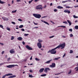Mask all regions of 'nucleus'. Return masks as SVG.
Wrapping results in <instances>:
<instances>
[{
    "instance_id": "nucleus-5",
    "label": "nucleus",
    "mask_w": 78,
    "mask_h": 78,
    "mask_svg": "<svg viewBox=\"0 0 78 78\" xmlns=\"http://www.w3.org/2000/svg\"><path fill=\"white\" fill-rule=\"evenodd\" d=\"M17 65H10L9 66H6L7 67H8V68H12V67H14L15 66H17Z\"/></svg>"
},
{
    "instance_id": "nucleus-11",
    "label": "nucleus",
    "mask_w": 78,
    "mask_h": 78,
    "mask_svg": "<svg viewBox=\"0 0 78 78\" xmlns=\"http://www.w3.org/2000/svg\"><path fill=\"white\" fill-rule=\"evenodd\" d=\"M64 12L66 13L67 12L68 14H70V11L68 10H64Z\"/></svg>"
},
{
    "instance_id": "nucleus-56",
    "label": "nucleus",
    "mask_w": 78,
    "mask_h": 78,
    "mask_svg": "<svg viewBox=\"0 0 78 78\" xmlns=\"http://www.w3.org/2000/svg\"><path fill=\"white\" fill-rule=\"evenodd\" d=\"M61 73H58V74H55V75H59V74H61Z\"/></svg>"
},
{
    "instance_id": "nucleus-2",
    "label": "nucleus",
    "mask_w": 78,
    "mask_h": 78,
    "mask_svg": "<svg viewBox=\"0 0 78 78\" xmlns=\"http://www.w3.org/2000/svg\"><path fill=\"white\" fill-rule=\"evenodd\" d=\"M66 45V44L65 43H64L63 44H62L59 45L58 46H57L55 48L56 49H57V48H59L61 47V49H63V48H64V47H65V46Z\"/></svg>"
},
{
    "instance_id": "nucleus-47",
    "label": "nucleus",
    "mask_w": 78,
    "mask_h": 78,
    "mask_svg": "<svg viewBox=\"0 0 78 78\" xmlns=\"http://www.w3.org/2000/svg\"><path fill=\"white\" fill-rule=\"evenodd\" d=\"M21 31H25V29H21Z\"/></svg>"
},
{
    "instance_id": "nucleus-42",
    "label": "nucleus",
    "mask_w": 78,
    "mask_h": 78,
    "mask_svg": "<svg viewBox=\"0 0 78 78\" xmlns=\"http://www.w3.org/2000/svg\"><path fill=\"white\" fill-rule=\"evenodd\" d=\"M55 37V36L53 35L52 36H51L49 37V38H53V37Z\"/></svg>"
},
{
    "instance_id": "nucleus-34",
    "label": "nucleus",
    "mask_w": 78,
    "mask_h": 78,
    "mask_svg": "<svg viewBox=\"0 0 78 78\" xmlns=\"http://www.w3.org/2000/svg\"><path fill=\"white\" fill-rule=\"evenodd\" d=\"M14 39V36H12L11 38V40H13Z\"/></svg>"
},
{
    "instance_id": "nucleus-17",
    "label": "nucleus",
    "mask_w": 78,
    "mask_h": 78,
    "mask_svg": "<svg viewBox=\"0 0 78 78\" xmlns=\"http://www.w3.org/2000/svg\"><path fill=\"white\" fill-rule=\"evenodd\" d=\"M57 8L58 9H63V7L61 6H58Z\"/></svg>"
},
{
    "instance_id": "nucleus-20",
    "label": "nucleus",
    "mask_w": 78,
    "mask_h": 78,
    "mask_svg": "<svg viewBox=\"0 0 78 78\" xmlns=\"http://www.w3.org/2000/svg\"><path fill=\"white\" fill-rule=\"evenodd\" d=\"M60 58V57H58V58H55L54 59V60H58Z\"/></svg>"
},
{
    "instance_id": "nucleus-46",
    "label": "nucleus",
    "mask_w": 78,
    "mask_h": 78,
    "mask_svg": "<svg viewBox=\"0 0 78 78\" xmlns=\"http://www.w3.org/2000/svg\"><path fill=\"white\" fill-rule=\"evenodd\" d=\"M30 73H33V71L31 69L30 70Z\"/></svg>"
},
{
    "instance_id": "nucleus-33",
    "label": "nucleus",
    "mask_w": 78,
    "mask_h": 78,
    "mask_svg": "<svg viewBox=\"0 0 78 78\" xmlns=\"http://www.w3.org/2000/svg\"><path fill=\"white\" fill-rule=\"evenodd\" d=\"M66 8H72V7H69V6H66Z\"/></svg>"
},
{
    "instance_id": "nucleus-18",
    "label": "nucleus",
    "mask_w": 78,
    "mask_h": 78,
    "mask_svg": "<svg viewBox=\"0 0 78 78\" xmlns=\"http://www.w3.org/2000/svg\"><path fill=\"white\" fill-rule=\"evenodd\" d=\"M50 61H51V60H49L45 62L46 64H49V63H50Z\"/></svg>"
},
{
    "instance_id": "nucleus-62",
    "label": "nucleus",
    "mask_w": 78,
    "mask_h": 78,
    "mask_svg": "<svg viewBox=\"0 0 78 78\" xmlns=\"http://www.w3.org/2000/svg\"><path fill=\"white\" fill-rule=\"evenodd\" d=\"M34 28H38V27H35Z\"/></svg>"
},
{
    "instance_id": "nucleus-22",
    "label": "nucleus",
    "mask_w": 78,
    "mask_h": 78,
    "mask_svg": "<svg viewBox=\"0 0 78 78\" xmlns=\"http://www.w3.org/2000/svg\"><path fill=\"white\" fill-rule=\"evenodd\" d=\"M75 29L78 30V26H76L74 27Z\"/></svg>"
},
{
    "instance_id": "nucleus-7",
    "label": "nucleus",
    "mask_w": 78,
    "mask_h": 78,
    "mask_svg": "<svg viewBox=\"0 0 78 78\" xmlns=\"http://www.w3.org/2000/svg\"><path fill=\"white\" fill-rule=\"evenodd\" d=\"M26 48L29 50H33V49L31 47H30L28 45H26Z\"/></svg>"
},
{
    "instance_id": "nucleus-60",
    "label": "nucleus",
    "mask_w": 78,
    "mask_h": 78,
    "mask_svg": "<svg viewBox=\"0 0 78 78\" xmlns=\"http://www.w3.org/2000/svg\"><path fill=\"white\" fill-rule=\"evenodd\" d=\"M75 8H77L78 7V5H76V6H74Z\"/></svg>"
},
{
    "instance_id": "nucleus-63",
    "label": "nucleus",
    "mask_w": 78,
    "mask_h": 78,
    "mask_svg": "<svg viewBox=\"0 0 78 78\" xmlns=\"http://www.w3.org/2000/svg\"><path fill=\"white\" fill-rule=\"evenodd\" d=\"M34 23V25H37V23Z\"/></svg>"
},
{
    "instance_id": "nucleus-30",
    "label": "nucleus",
    "mask_w": 78,
    "mask_h": 78,
    "mask_svg": "<svg viewBox=\"0 0 78 78\" xmlns=\"http://www.w3.org/2000/svg\"><path fill=\"white\" fill-rule=\"evenodd\" d=\"M46 74H44L41 75V76H46Z\"/></svg>"
},
{
    "instance_id": "nucleus-31",
    "label": "nucleus",
    "mask_w": 78,
    "mask_h": 78,
    "mask_svg": "<svg viewBox=\"0 0 78 78\" xmlns=\"http://www.w3.org/2000/svg\"><path fill=\"white\" fill-rule=\"evenodd\" d=\"M35 59L36 60V61H40V59L39 58H35Z\"/></svg>"
},
{
    "instance_id": "nucleus-27",
    "label": "nucleus",
    "mask_w": 78,
    "mask_h": 78,
    "mask_svg": "<svg viewBox=\"0 0 78 78\" xmlns=\"http://www.w3.org/2000/svg\"><path fill=\"white\" fill-rule=\"evenodd\" d=\"M71 73H72V70H71V69H70L68 73V74H70Z\"/></svg>"
},
{
    "instance_id": "nucleus-16",
    "label": "nucleus",
    "mask_w": 78,
    "mask_h": 78,
    "mask_svg": "<svg viewBox=\"0 0 78 78\" xmlns=\"http://www.w3.org/2000/svg\"><path fill=\"white\" fill-rule=\"evenodd\" d=\"M9 52L10 53H11L12 54V53H15V51H14L12 50H10Z\"/></svg>"
},
{
    "instance_id": "nucleus-53",
    "label": "nucleus",
    "mask_w": 78,
    "mask_h": 78,
    "mask_svg": "<svg viewBox=\"0 0 78 78\" xmlns=\"http://www.w3.org/2000/svg\"><path fill=\"white\" fill-rule=\"evenodd\" d=\"M12 23L13 24H14V25H15V24H16V23H15V22H12Z\"/></svg>"
},
{
    "instance_id": "nucleus-1",
    "label": "nucleus",
    "mask_w": 78,
    "mask_h": 78,
    "mask_svg": "<svg viewBox=\"0 0 78 78\" xmlns=\"http://www.w3.org/2000/svg\"><path fill=\"white\" fill-rule=\"evenodd\" d=\"M55 50H56L55 48L52 49L51 50H49L48 51V53H51V54H56V51Z\"/></svg>"
},
{
    "instance_id": "nucleus-21",
    "label": "nucleus",
    "mask_w": 78,
    "mask_h": 78,
    "mask_svg": "<svg viewBox=\"0 0 78 78\" xmlns=\"http://www.w3.org/2000/svg\"><path fill=\"white\" fill-rule=\"evenodd\" d=\"M17 10H16L15 11L13 10L12 11V13H14V12H17Z\"/></svg>"
},
{
    "instance_id": "nucleus-4",
    "label": "nucleus",
    "mask_w": 78,
    "mask_h": 78,
    "mask_svg": "<svg viewBox=\"0 0 78 78\" xmlns=\"http://www.w3.org/2000/svg\"><path fill=\"white\" fill-rule=\"evenodd\" d=\"M36 9H41V10H42V5H39L37 6L36 7Z\"/></svg>"
},
{
    "instance_id": "nucleus-35",
    "label": "nucleus",
    "mask_w": 78,
    "mask_h": 78,
    "mask_svg": "<svg viewBox=\"0 0 78 78\" xmlns=\"http://www.w3.org/2000/svg\"><path fill=\"white\" fill-rule=\"evenodd\" d=\"M44 23H45L46 24H47V25H49V24L47 22L44 21Z\"/></svg>"
},
{
    "instance_id": "nucleus-44",
    "label": "nucleus",
    "mask_w": 78,
    "mask_h": 78,
    "mask_svg": "<svg viewBox=\"0 0 78 78\" xmlns=\"http://www.w3.org/2000/svg\"><path fill=\"white\" fill-rule=\"evenodd\" d=\"M58 10L57 9H55L54 10V12H56Z\"/></svg>"
},
{
    "instance_id": "nucleus-9",
    "label": "nucleus",
    "mask_w": 78,
    "mask_h": 78,
    "mask_svg": "<svg viewBox=\"0 0 78 78\" xmlns=\"http://www.w3.org/2000/svg\"><path fill=\"white\" fill-rule=\"evenodd\" d=\"M56 66V64L55 63H52L51 65H50L49 67H51V68H53L54 67H55Z\"/></svg>"
},
{
    "instance_id": "nucleus-41",
    "label": "nucleus",
    "mask_w": 78,
    "mask_h": 78,
    "mask_svg": "<svg viewBox=\"0 0 78 78\" xmlns=\"http://www.w3.org/2000/svg\"><path fill=\"white\" fill-rule=\"evenodd\" d=\"M7 30H8L9 31H10V30H11L10 29V28H9L8 27L7 28Z\"/></svg>"
},
{
    "instance_id": "nucleus-50",
    "label": "nucleus",
    "mask_w": 78,
    "mask_h": 78,
    "mask_svg": "<svg viewBox=\"0 0 78 78\" xmlns=\"http://www.w3.org/2000/svg\"><path fill=\"white\" fill-rule=\"evenodd\" d=\"M62 37H63L64 38H66V36L64 35L62 36Z\"/></svg>"
},
{
    "instance_id": "nucleus-52",
    "label": "nucleus",
    "mask_w": 78,
    "mask_h": 78,
    "mask_svg": "<svg viewBox=\"0 0 78 78\" xmlns=\"http://www.w3.org/2000/svg\"><path fill=\"white\" fill-rule=\"evenodd\" d=\"M5 53L4 51H3L2 52V55H3V54H4V53Z\"/></svg>"
},
{
    "instance_id": "nucleus-54",
    "label": "nucleus",
    "mask_w": 78,
    "mask_h": 78,
    "mask_svg": "<svg viewBox=\"0 0 78 78\" xmlns=\"http://www.w3.org/2000/svg\"><path fill=\"white\" fill-rule=\"evenodd\" d=\"M22 44H23V45H25V42H24V41H23L22 42Z\"/></svg>"
},
{
    "instance_id": "nucleus-45",
    "label": "nucleus",
    "mask_w": 78,
    "mask_h": 78,
    "mask_svg": "<svg viewBox=\"0 0 78 78\" xmlns=\"http://www.w3.org/2000/svg\"><path fill=\"white\" fill-rule=\"evenodd\" d=\"M32 2H33V0H31V1H29V4H30V3H31Z\"/></svg>"
},
{
    "instance_id": "nucleus-58",
    "label": "nucleus",
    "mask_w": 78,
    "mask_h": 78,
    "mask_svg": "<svg viewBox=\"0 0 78 78\" xmlns=\"http://www.w3.org/2000/svg\"><path fill=\"white\" fill-rule=\"evenodd\" d=\"M20 0H16V2H20Z\"/></svg>"
},
{
    "instance_id": "nucleus-13",
    "label": "nucleus",
    "mask_w": 78,
    "mask_h": 78,
    "mask_svg": "<svg viewBox=\"0 0 78 78\" xmlns=\"http://www.w3.org/2000/svg\"><path fill=\"white\" fill-rule=\"evenodd\" d=\"M67 21L68 22V23H69V26H70L72 25V23H71V21H70L68 20H67Z\"/></svg>"
},
{
    "instance_id": "nucleus-61",
    "label": "nucleus",
    "mask_w": 78,
    "mask_h": 78,
    "mask_svg": "<svg viewBox=\"0 0 78 78\" xmlns=\"http://www.w3.org/2000/svg\"><path fill=\"white\" fill-rule=\"evenodd\" d=\"M41 21L42 22H44H44H45V21H44V20H41Z\"/></svg>"
},
{
    "instance_id": "nucleus-64",
    "label": "nucleus",
    "mask_w": 78,
    "mask_h": 78,
    "mask_svg": "<svg viewBox=\"0 0 78 78\" xmlns=\"http://www.w3.org/2000/svg\"><path fill=\"white\" fill-rule=\"evenodd\" d=\"M30 60H32V56L30 57Z\"/></svg>"
},
{
    "instance_id": "nucleus-51",
    "label": "nucleus",
    "mask_w": 78,
    "mask_h": 78,
    "mask_svg": "<svg viewBox=\"0 0 78 78\" xmlns=\"http://www.w3.org/2000/svg\"><path fill=\"white\" fill-rule=\"evenodd\" d=\"M5 64V63H1L0 64V66H2V65H3V64Z\"/></svg>"
},
{
    "instance_id": "nucleus-24",
    "label": "nucleus",
    "mask_w": 78,
    "mask_h": 78,
    "mask_svg": "<svg viewBox=\"0 0 78 78\" xmlns=\"http://www.w3.org/2000/svg\"><path fill=\"white\" fill-rule=\"evenodd\" d=\"M29 77H30V78H33V77H34V76H32V75H29Z\"/></svg>"
},
{
    "instance_id": "nucleus-48",
    "label": "nucleus",
    "mask_w": 78,
    "mask_h": 78,
    "mask_svg": "<svg viewBox=\"0 0 78 78\" xmlns=\"http://www.w3.org/2000/svg\"><path fill=\"white\" fill-rule=\"evenodd\" d=\"M73 17L74 18H78V17L76 16H75V15H74L73 16Z\"/></svg>"
},
{
    "instance_id": "nucleus-28",
    "label": "nucleus",
    "mask_w": 78,
    "mask_h": 78,
    "mask_svg": "<svg viewBox=\"0 0 78 78\" xmlns=\"http://www.w3.org/2000/svg\"><path fill=\"white\" fill-rule=\"evenodd\" d=\"M0 28H1L3 29V30L4 29V28H3V26L2 25H0Z\"/></svg>"
},
{
    "instance_id": "nucleus-43",
    "label": "nucleus",
    "mask_w": 78,
    "mask_h": 78,
    "mask_svg": "<svg viewBox=\"0 0 78 78\" xmlns=\"http://www.w3.org/2000/svg\"><path fill=\"white\" fill-rule=\"evenodd\" d=\"M69 31H70V32H72V29H70L69 30Z\"/></svg>"
},
{
    "instance_id": "nucleus-49",
    "label": "nucleus",
    "mask_w": 78,
    "mask_h": 78,
    "mask_svg": "<svg viewBox=\"0 0 78 78\" xmlns=\"http://www.w3.org/2000/svg\"><path fill=\"white\" fill-rule=\"evenodd\" d=\"M18 20L19 21H20V22H22V19H18Z\"/></svg>"
},
{
    "instance_id": "nucleus-3",
    "label": "nucleus",
    "mask_w": 78,
    "mask_h": 78,
    "mask_svg": "<svg viewBox=\"0 0 78 78\" xmlns=\"http://www.w3.org/2000/svg\"><path fill=\"white\" fill-rule=\"evenodd\" d=\"M33 16L37 19H40L41 17V15L39 14H34Z\"/></svg>"
},
{
    "instance_id": "nucleus-37",
    "label": "nucleus",
    "mask_w": 78,
    "mask_h": 78,
    "mask_svg": "<svg viewBox=\"0 0 78 78\" xmlns=\"http://www.w3.org/2000/svg\"><path fill=\"white\" fill-rule=\"evenodd\" d=\"M70 53H73V51L72 50H70Z\"/></svg>"
},
{
    "instance_id": "nucleus-25",
    "label": "nucleus",
    "mask_w": 78,
    "mask_h": 78,
    "mask_svg": "<svg viewBox=\"0 0 78 78\" xmlns=\"http://www.w3.org/2000/svg\"><path fill=\"white\" fill-rule=\"evenodd\" d=\"M2 19H3L4 20H6V19H7V20H8V18H5V17H2Z\"/></svg>"
},
{
    "instance_id": "nucleus-6",
    "label": "nucleus",
    "mask_w": 78,
    "mask_h": 78,
    "mask_svg": "<svg viewBox=\"0 0 78 78\" xmlns=\"http://www.w3.org/2000/svg\"><path fill=\"white\" fill-rule=\"evenodd\" d=\"M12 73H8L7 74H6L5 75H4L2 76V78H5V77H6V76H11L12 75Z\"/></svg>"
},
{
    "instance_id": "nucleus-40",
    "label": "nucleus",
    "mask_w": 78,
    "mask_h": 78,
    "mask_svg": "<svg viewBox=\"0 0 78 78\" xmlns=\"http://www.w3.org/2000/svg\"><path fill=\"white\" fill-rule=\"evenodd\" d=\"M28 35H29V34H24V36H28Z\"/></svg>"
},
{
    "instance_id": "nucleus-26",
    "label": "nucleus",
    "mask_w": 78,
    "mask_h": 78,
    "mask_svg": "<svg viewBox=\"0 0 78 78\" xmlns=\"http://www.w3.org/2000/svg\"><path fill=\"white\" fill-rule=\"evenodd\" d=\"M23 25H21L19 27L20 28H23Z\"/></svg>"
},
{
    "instance_id": "nucleus-36",
    "label": "nucleus",
    "mask_w": 78,
    "mask_h": 78,
    "mask_svg": "<svg viewBox=\"0 0 78 78\" xmlns=\"http://www.w3.org/2000/svg\"><path fill=\"white\" fill-rule=\"evenodd\" d=\"M73 35L72 34H70V37H73Z\"/></svg>"
},
{
    "instance_id": "nucleus-23",
    "label": "nucleus",
    "mask_w": 78,
    "mask_h": 78,
    "mask_svg": "<svg viewBox=\"0 0 78 78\" xmlns=\"http://www.w3.org/2000/svg\"><path fill=\"white\" fill-rule=\"evenodd\" d=\"M60 27H62V28H66V27L65 26H58V28Z\"/></svg>"
},
{
    "instance_id": "nucleus-14",
    "label": "nucleus",
    "mask_w": 78,
    "mask_h": 78,
    "mask_svg": "<svg viewBox=\"0 0 78 78\" xmlns=\"http://www.w3.org/2000/svg\"><path fill=\"white\" fill-rule=\"evenodd\" d=\"M15 77H16V75H13V76H9L8 77V78H15Z\"/></svg>"
},
{
    "instance_id": "nucleus-10",
    "label": "nucleus",
    "mask_w": 78,
    "mask_h": 78,
    "mask_svg": "<svg viewBox=\"0 0 78 78\" xmlns=\"http://www.w3.org/2000/svg\"><path fill=\"white\" fill-rule=\"evenodd\" d=\"M48 70H50V68H46L44 70V71L46 73H47L48 72Z\"/></svg>"
},
{
    "instance_id": "nucleus-19",
    "label": "nucleus",
    "mask_w": 78,
    "mask_h": 78,
    "mask_svg": "<svg viewBox=\"0 0 78 78\" xmlns=\"http://www.w3.org/2000/svg\"><path fill=\"white\" fill-rule=\"evenodd\" d=\"M0 3L1 4H4V3H5V2H4L3 1H2L1 0H0Z\"/></svg>"
},
{
    "instance_id": "nucleus-8",
    "label": "nucleus",
    "mask_w": 78,
    "mask_h": 78,
    "mask_svg": "<svg viewBox=\"0 0 78 78\" xmlns=\"http://www.w3.org/2000/svg\"><path fill=\"white\" fill-rule=\"evenodd\" d=\"M37 46L39 48H42V44L40 42H38L37 43Z\"/></svg>"
},
{
    "instance_id": "nucleus-32",
    "label": "nucleus",
    "mask_w": 78,
    "mask_h": 78,
    "mask_svg": "<svg viewBox=\"0 0 78 78\" xmlns=\"http://www.w3.org/2000/svg\"><path fill=\"white\" fill-rule=\"evenodd\" d=\"M38 41L39 42H42V40L39 39L38 40Z\"/></svg>"
},
{
    "instance_id": "nucleus-15",
    "label": "nucleus",
    "mask_w": 78,
    "mask_h": 78,
    "mask_svg": "<svg viewBox=\"0 0 78 78\" xmlns=\"http://www.w3.org/2000/svg\"><path fill=\"white\" fill-rule=\"evenodd\" d=\"M17 39L18 41H22L23 38L21 37H19L17 38Z\"/></svg>"
},
{
    "instance_id": "nucleus-12",
    "label": "nucleus",
    "mask_w": 78,
    "mask_h": 78,
    "mask_svg": "<svg viewBox=\"0 0 78 78\" xmlns=\"http://www.w3.org/2000/svg\"><path fill=\"white\" fill-rule=\"evenodd\" d=\"M44 70V68H41L39 70L40 73H42V72H43V71Z\"/></svg>"
},
{
    "instance_id": "nucleus-38",
    "label": "nucleus",
    "mask_w": 78,
    "mask_h": 78,
    "mask_svg": "<svg viewBox=\"0 0 78 78\" xmlns=\"http://www.w3.org/2000/svg\"><path fill=\"white\" fill-rule=\"evenodd\" d=\"M63 23H65V24H67V21H64L63 22Z\"/></svg>"
},
{
    "instance_id": "nucleus-55",
    "label": "nucleus",
    "mask_w": 78,
    "mask_h": 78,
    "mask_svg": "<svg viewBox=\"0 0 78 78\" xmlns=\"http://www.w3.org/2000/svg\"><path fill=\"white\" fill-rule=\"evenodd\" d=\"M66 56V53H65L62 56V58H64V57H65V56Z\"/></svg>"
},
{
    "instance_id": "nucleus-57",
    "label": "nucleus",
    "mask_w": 78,
    "mask_h": 78,
    "mask_svg": "<svg viewBox=\"0 0 78 78\" xmlns=\"http://www.w3.org/2000/svg\"><path fill=\"white\" fill-rule=\"evenodd\" d=\"M52 5H53V4L52 3H51L50 4V6H52Z\"/></svg>"
},
{
    "instance_id": "nucleus-29",
    "label": "nucleus",
    "mask_w": 78,
    "mask_h": 78,
    "mask_svg": "<svg viewBox=\"0 0 78 78\" xmlns=\"http://www.w3.org/2000/svg\"><path fill=\"white\" fill-rule=\"evenodd\" d=\"M76 70V71H78V67L77 66V67H76L75 68V70Z\"/></svg>"
},
{
    "instance_id": "nucleus-59",
    "label": "nucleus",
    "mask_w": 78,
    "mask_h": 78,
    "mask_svg": "<svg viewBox=\"0 0 78 78\" xmlns=\"http://www.w3.org/2000/svg\"><path fill=\"white\" fill-rule=\"evenodd\" d=\"M0 44H1V45H3V44L2 43H1L0 42Z\"/></svg>"
},
{
    "instance_id": "nucleus-39",
    "label": "nucleus",
    "mask_w": 78,
    "mask_h": 78,
    "mask_svg": "<svg viewBox=\"0 0 78 78\" xmlns=\"http://www.w3.org/2000/svg\"><path fill=\"white\" fill-rule=\"evenodd\" d=\"M69 2V1H62V3H66V2Z\"/></svg>"
}]
</instances>
